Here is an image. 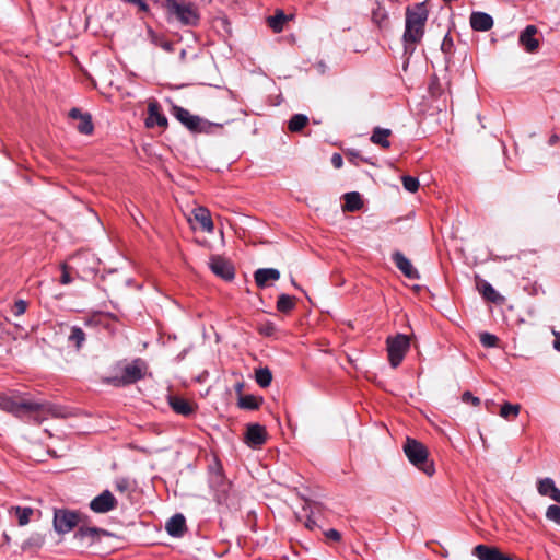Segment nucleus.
I'll return each mask as SVG.
<instances>
[{"label": "nucleus", "instance_id": "09e8293b", "mask_svg": "<svg viewBox=\"0 0 560 560\" xmlns=\"http://www.w3.org/2000/svg\"><path fill=\"white\" fill-rule=\"evenodd\" d=\"M125 1L137 5L143 12L149 10V7L144 0H125Z\"/></svg>", "mask_w": 560, "mask_h": 560}, {"label": "nucleus", "instance_id": "4d7b16f0", "mask_svg": "<svg viewBox=\"0 0 560 560\" xmlns=\"http://www.w3.org/2000/svg\"><path fill=\"white\" fill-rule=\"evenodd\" d=\"M291 283L294 288L300 289V287L298 285V283L295 282V280L293 278H291Z\"/></svg>", "mask_w": 560, "mask_h": 560}, {"label": "nucleus", "instance_id": "f3484780", "mask_svg": "<svg viewBox=\"0 0 560 560\" xmlns=\"http://www.w3.org/2000/svg\"><path fill=\"white\" fill-rule=\"evenodd\" d=\"M537 34V28L534 25H527L525 30L520 35V44L525 48L528 52H534L538 46L539 42L535 37Z\"/></svg>", "mask_w": 560, "mask_h": 560}, {"label": "nucleus", "instance_id": "72a5a7b5", "mask_svg": "<svg viewBox=\"0 0 560 560\" xmlns=\"http://www.w3.org/2000/svg\"><path fill=\"white\" fill-rule=\"evenodd\" d=\"M521 406L518 404L504 402L500 409V416L504 419H514L518 416Z\"/></svg>", "mask_w": 560, "mask_h": 560}, {"label": "nucleus", "instance_id": "9b49d317", "mask_svg": "<svg viewBox=\"0 0 560 560\" xmlns=\"http://www.w3.org/2000/svg\"><path fill=\"white\" fill-rule=\"evenodd\" d=\"M209 267L214 275L224 280L230 281L235 276L233 265L220 256H212L209 261Z\"/></svg>", "mask_w": 560, "mask_h": 560}, {"label": "nucleus", "instance_id": "5701e85b", "mask_svg": "<svg viewBox=\"0 0 560 560\" xmlns=\"http://www.w3.org/2000/svg\"><path fill=\"white\" fill-rule=\"evenodd\" d=\"M472 555L479 560H499L502 552L497 547L477 545L472 550Z\"/></svg>", "mask_w": 560, "mask_h": 560}, {"label": "nucleus", "instance_id": "1a4fd4ad", "mask_svg": "<svg viewBox=\"0 0 560 560\" xmlns=\"http://www.w3.org/2000/svg\"><path fill=\"white\" fill-rule=\"evenodd\" d=\"M117 499L109 490H104L90 502V509L94 513L104 514L117 508Z\"/></svg>", "mask_w": 560, "mask_h": 560}, {"label": "nucleus", "instance_id": "b1692460", "mask_svg": "<svg viewBox=\"0 0 560 560\" xmlns=\"http://www.w3.org/2000/svg\"><path fill=\"white\" fill-rule=\"evenodd\" d=\"M392 135V130L390 129H387V128H381V127H375L373 129V132L371 135V142L376 144V145H380L384 149H388L390 147V142L388 140V138L390 137Z\"/></svg>", "mask_w": 560, "mask_h": 560}, {"label": "nucleus", "instance_id": "e433bc0d", "mask_svg": "<svg viewBox=\"0 0 560 560\" xmlns=\"http://www.w3.org/2000/svg\"><path fill=\"white\" fill-rule=\"evenodd\" d=\"M44 545V537L39 534H34L28 537L22 545L23 550H27L30 548H39Z\"/></svg>", "mask_w": 560, "mask_h": 560}, {"label": "nucleus", "instance_id": "7c9ffc66", "mask_svg": "<svg viewBox=\"0 0 560 560\" xmlns=\"http://www.w3.org/2000/svg\"><path fill=\"white\" fill-rule=\"evenodd\" d=\"M287 19V15L282 11H278L275 15L269 16L267 22L273 32L279 33L283 30V25Z\"/></svg>", "mask_w": 560, "mask_h": 560}, {"label": "nucleus", "instance_id": "2f4dec72", "mask_svg": "<svg viewBox=\"0 0 560 560\" xmlns=\"http://www.w3.org/2000/svg\"><path fill=\"white\" fill-rule=\"evenodd\" d=\"M68 340L79 350L85 341V332L80 327L73 326L71 327Z\"/></svg>", "mask_w": 560, "mask_h": 560}, {"label": "nucleus", "instance_id": "c9c22d12", "mask_svg": "<svg viewBox=\"0 0 560 560\" xmlns=\"http://www.w3.org/2000/svg\"><path fill=\"white\" fill-rule=\"evenodd\" d=\"M441 50L445 54L446 61L453 56L454 52V40L446 34L441 43Z\"/></svg>", "mask_w": 560, "mask_h": 560}, {"label": "nucleus", "instance_id": "aec40b11", "mask_svg": "<svg viewBox=\"0 0 560 560\" xmlns=\"http://www.w3.org/2000/svg\"><path fill=\"white\" fill-rule=\"evenodd\" d=\"M165 529L173 537H182L186 532L185 517L182 514H175L167 521Z\"/></svg>", "mask_w": 560, "mask_h": 560}, {"label": "nucleus", "instance_id": "8fccbe9b", "mask_svg": "<svg viewBox=\"0 0 560 560\" xmlns=\"http://www.w3.org/2000/svg\"><path fill=\"white\" fill-rule=\"evenodd\" d=\"M60 282L62 284H69L71 282V277L67 270V266L63 265L62 266V275H61V278H60Z\"/></svg>", "mask_w": 560, "mask_h": 560}, {"label": "nucleus", "instance_id": "a211bd4d", "mask_svg": "<svg viewBox=\"0 0 560 560\" xmlns=\"http://www.w3.org/2000/svg\"><path fill=\"white\" fill-rule=\"evenodd\" d=\"M470 26L478 32H487L493 26V19L485 12H474L470 15Z\"/></svg>", "mask_w": 560, "mask_h": 560}, {"label": "nucleus", "instance_id": "6ab92c4d", "mask_svg": "<svg viewBox=\"0 0 560 560\" xmlns=\"http://www.w3.org/2000/svg\"><path fill=\"white\" fill-rule=\"evenodd\" d=\"M168 404L176 413L185 417L192 415L196 410L190 401L179 396H170Z\"/></svg>", "mask_w": 560, "mask_h": 560}, {"label": "nucleus", "instance_id": "0eeeda50", "mask_svg": "<svg viewBox=\"0 0 560 560\" xmlns=\"http://www.w3.org/2000/svg\"><path fill=\"white\" fill-rule=\"evenodd\" d=\"M388 360L393 368H397L404 360L410 347V339L407 335L397 334L386 340Z\"/></svg>", "mask_w": 560, "mask_h": 560}, {"label": "nucleus", "instance_id": "a18cd8bd", "mask_svg": "<svg viewBox=\"0 0 560 560\" xmlns=\"http://www.w3.org/2000/svg\"><path fill=\"white\" fill-rule=\"evenodd\" d=\"M462 400L464 402H470L474 406H479L481 404L480 399L474 396L470 392H465L462 396Z\"/></svg>", "mask_w": 560, "mask_h": 560}, {"label": "nucleus", "instance_id": "f704fd0d", "mask_svg": "<svg viewBox=\"0 0 560 560\" xmlns=\"http://www.w3.org/2000/svg\"><path fill=\"white\" fill-rule=\"evenodd\" d=\"M388 19L386 10L381 5L377 4L375 9L372 11V20L374 23H376L380 27L383 25L384 22H386Z\"/></svg>", "mask_w": 560, "mask_h": 560}, {"label": "nucleus", "instance_id": "f8f14e48", "mask_svg": "<svg viewBox=\"0 0 560 560\" xmlns=\"http://www.w3.org/2000/svg\"><path fill=\"white\" fill-rule=\"evenodd\" d=\"M267 440L266 428L258 423H250L247 425L245 442L248 446L257 448L265 444Z\"/></svg>", "mask_w": 560, "mask_h": 560}, {"label": "nucleus", "instance_id": "20e7f679", "mask_svg": "<svg viewBox=\"0 0 560 560\" xmlns=\"http://www.w3.org/2000/svg\"><path fill=\"white\" fill-rule=\"evenodd\" d=\"M147 364L142 359H136L121 368L119 374L104 378V382L116 387L133 384L144 377Z\"/></svg>", "mask_w": 560, "mask_h": 560}, {"label": "nucleus", "instance_id": "a19ab883", "mask_svg": "<svg viewBox=\"0 0 560 560\" xmlns=\"http://www.w3.org/2000/svg\"><path fill=\"white\" fill-rule=\"evenodd\" d=\"M26 308H27V302L24 300H18L13 304L11 311H12L13 315L21 316L26 312Z\"/></svg>", "mask_w": 560, "mask_h": 560}, {"label": "nucleus", "instance_id": "4468645a", "mask_svg": "<svg viewBox=\"0 0 560 560\" xmlns=\"http://www.w3.org/2000/svg\"><path fill=\"white\" fill-rule=\"evenodd\" d=\"M396 267L409 279H419L418 270L412 266L411 261L401 253L395 252L392 256Z\"/></svg>", "mask_w": 560, "mask_h": 560}, {"label": "nucleus", "instance_id": "603ef678", "mask_svg": "<svg viewBox=\"0 0 560 560\" xmlns=\"http://www.w3.org/2000/svg\"><path fill=\"white\" fill-rule=\"evenodd\" d=\"M559 140H560L559 136L553 133V135L550 136L548 143L550 145H555V144H557L559 142Z\"/></svg>", "mask_w": 560, "mask_h": 560}, {"label": "nucleus", "instance_id": "412c9836", "mask_svg": "<svg viewBox=\"0 0 560 560\" xmlns=\"http://www.w3.org/2000/svg\"><path fill=\"white\" fill-rule=\"evenodd\" d=\"M280 278V272L275 268H261L255 271L254 279L259 288L267 287L268 281H277Z\"/></svg>", "mask_w": 560, "mask_h": 560}, {"label": "nucleus", "instance_id": "3c124183", "mask_svg": "<svg viewBox=\"0 0 560 560\" xmlns=\"http://www.w3.org/2000/svg\"><path fill=\"white\" fill-rule=\"evenodd\" d=\"M552 334L555 336V340H553V348L560 352V331H557V330H552Z\"/></svg>", "mask_w": 560, "mask_h": 560}, {"label": "nucleus", "instance_id": "dca6fc26", "mask_svg": "<svg viewBox=\"0 0 560 560\" xmlns=\"http://www.w3.org/2000/svg\"><path fill=\"white\" fill-rule=\"evenodd\" d=\"M537 491L540 495L549 497L560 503V489L556 487L553 479L549 477L539 479L537 482Z\"/></svg>", "mask_w": 560, "mask_h": 560}, {"label": "nucleus", "instance_id": "393cba45", "mask_svg": "<svg viewBox=\"0 0 560 560\" xmlns=\"http://www.w3.org/2000/svg\"><path fill=\"white\" fill-rule=\"evenodd\" d=\"M345 203L342 206L343 211L354 212L363 207V200L361 195L357 191L347 192L343 196Z\"/></svg>", "mask_w": 560, "mask_h": 560}, {"label": "nucleus", "instance_id": "49530a36", "mask_svg": "<svg viewBox=\"0 0 560 560\" xmlns=\"http://www.w3.org/2000/svg\"><path fill=\"white\" fill-rule=\"evenodd\" d=\"M326 537L328 539H331L334 541H339L341 539V534L337 530V529H328L326 533H325Z\"/></svg>", "mask_w": 560, "mask_h": 560}, {"label": "nucleus", "instance_id": "4c0bfd02", "mask_svg": "<svg viewBox=\"0 0 560 560\" xmlns=\"http://www.w3.org/2000/svg\"><path fill=\"white\" fill-rule=\"evenodd\" d=\"M480 342L486 348H493L498 346L499 338L490 332L480 334Z\"/></svg>", "mask_w": 560, "mask_h": 560}, {"label": "nucleus", "instance_id": "c756f323", "mask_svg": "<svg viewBox=\"0 0 560 560\" xmlns=\"http://www.w3.org/2000/svg\"><path fill=\"white\" fill-rule=\"evenodd\" d=\"M255 380L260 387L266 388L271 384L272 373L268 368H260L255 372Z\"/></svg>", "mask_w": 560, "mask_h": 560}, {"label": "nucleus", "instance_id": "bb28decb", "mask_svg": "<svg viewBox=\"0 0 560 560\" xmlns=\"http://www.w3.org/2000/svg\"><path fill=\"white\" fill-rule=\"evenodd\" d=\"M480 292L482 294V296L489 301V302H492V303H502L503 302V296H501L495 290L494 288L483 281L482 284H481V288H480Z\"/></svg>", "mask_w": 560, "mask_h": 560}, {"label": "nucleus", "instance_id": "c03bdc74", "mask_svg": "<svg viewBox=\"0 0 560 560\" xmlns=\"http://www.w3.org/2000/svg\"><path fill=\"white\" fill-rule=\"evenodd\" d=\"M155 45L160 46L165 51H173V43L164 39H160L158 36H153Z\"/></svg>", "mask_w": 560, "mask_h": 560}, {"label": "nucleus", "instance_id": "7ed1b4c3", "mask_svg": "<svg viewBox=\"0 0 560 560\" xmlns=\"http://www.w3.org/2000/svg\"><path fill=\"white\" fill-rule=\"evenodd\" d=\"M404 453L409 462L427 476L434 474V465L428 459L429 452L424 444L416 439L407 438L404 444Z\"/></svg>", "mask_w": 560, "mask_h": 560}, {"label": "nucleus", "instance_id": "58836bf2", "mask_svg": "<svg viewBox=\"0 0 560 560\" xmlns=\"http://www.w3.org/2000/svg\"><path fill=\"white\" fill-rule=\"evenodd\" d=\"M402 186L409 192H416L419 189V180L412 176H402Z\"/></svg>", "mask_w": 560, "mask_h": 560}, {"label": "nucleus", "instance_id": "2eb2a0df", "mask_svg": "<svg viewBox=\"0 0 560 560\" xmlns=\"http://www.w3.org/2000/svg\"><path fill=\"white\" fill-rule=\"evenodd\" d=\"M69 117L79 120L75 127L79 132L83 135H91L93 132L94 127L90 114H83L79 108H72L69 112Z\"/></svg>", "mask_w": 560, "mask_h": 560}, {"label": "nucleus", "instance_id": "423d86ee", "mask_svg": "<svg viewBox=\"0 0 560 560\" xmlns=\"http://www.w3.org/2000/svg\"><path fill=\"white\" fill-rule=\"evenodd\" d=\"M172 115L192 132L210 133L213 128L220 127V125L192 115L188 109L177 105L172 107Z\"/></svg>", "mask_w": 560, "mask_h": 560}, {"label": "nucleus", "instance_id": "6e6d98bb", "mask_svg": "<svg viewBox=\"0 0 560 560\" xmlns=\"http://www.w3.org/2000/svg\"><path fill=\"white\" fill-rule=\"evenodd\" d=\"M499 560H513V559L502 553Z\"/></svg>", "mask_w": 560, "mask_h": 560}, {"label": "nucleus", "instance_id": "cd10ccee", "mask_svg": "<svg viewBox=\"0 0 560 560\" xmlns=\"http://www.w3.org/2000/svg\"><path fill=\"white\" fill-rule=\"evenodd\" d=\"M308 122V117L303 114H295L291 117L288 128L291 132L301 131Z\"/></svg>", "mask_w": 560, "mask_h": 560}, {"label": "nucleus", "instance_id": "5fc2aeb1", "mask_svg": "<svg viewBox=\"0 0 560 560\" xmlns=\"http://www.w3.org/2000/svg\"><path fill=\"white\" fill-rule=\"evenodd\" d=\"M3 539H4V541H5L7 544H9V542H10V540H11L10 536H9L8 534H5V533L3 534Z\"/></svg>", "mask_w": 560, "mask_h": 560}, {"label": "nucleus", "instance_id": "ddd939ff", "mask_svg": "<svg viewBox=\"0 0 560 560\" xmlns=\"http://www.w3.org/2000/svg\"><path fill=\"white\" fill-rule=\"evenodd\" d=\"M145 126L148 128H152L154 126H159L162 128L167 127V118L161 113V106L159 105L158 102L149 103Z\"/></svg>", "mask_w": 560, "mask_h": 560}, {"label": "nucleus", "instance_id": "c85d7f7f", "mask_svg": "<svg viewBox=\"0 0 560 560\" xmlns=\"http://www.w3.org/2000/svg\"><path fill=\"white\" fill-rule=\"evenodd\" d=\"M295 306L294 298L288 294H280L277 301V310L281 313H289Z\"/></svg>", "mask_w": 560, "mask_h": 560}, {"label": "nucleus", "instance_id": "4be33fe9", "mask_svg": "<svg viewBox=\"0 0 560 560\" xmlns=\"http://www.w3.org/2000/svg\"><path fill=\"white\" fill-rule=\"evenodd\" d=\"M194 218L200 224L201 229L208 233H212L214 225L210 211L205 207H198L194 210Z\"/></svg>", "mask_w": 560, "mask_h": 560}, {"label": "nucleus", "instance_id": "ea45409f", "mask_svg": "<svg viewBox=\"0 0 560 560\" xmlns=\"http://www.w3.org/2000/svg\"><path fill=\"white\" fill-rule=\"evenodd\" d=\"M546 517L557 525H560V506L556 504L549 505L546 511Z\"/></svg>", "mask_w": 560, "mask_h": 560}, {"label": "nucleus", "instance_id": "39448f33", "mask_svg": "<svg viewBox=\"0 0 560 560\" xmlns=\"http://www.w3.org/2000/svg\"><path fill=\"white\" fill-rule=\"evenodd\" d=\"M162 7L170 19H175L183 25L195 26L199 22V13L191 4L179 3L177 0H164Z\"/></svg>", "mask_w": 560, "mask_h": 560}, {"label": "nucleus", "instance_id": "9d476101", "mask_svg": "<svg viewBox=\"0 0 560 560\" xmlns=\"http://www.w3.org/2000/svg\"><path fill=\"white\" fill-rule=\"evenodd\" d=\"M102 536H110V533L98 527L81 526L75 532L74 539L80 541L82 545L92 546L93 544L100 541Z\"/></svg>", "mask_w": 560, "mask_h": 560}, {"label": "nucleus", "instance_id": "864d4df0", "mask_svg": "<svg viewBox=\"0 0 560 560\" xmlns=\"http://www.w3.org/2000/svg\"><path fill=\"white\" fill-rule=\"evenodd\" d=\"M305 526L310 529H314L316 527V522L312 518H307Z\"/></svg>", "mask_w": 560, "mask_h": 560}, {"label": "nucleus", "instance_id": "37998d69", "mask_svg": "<svg viewBox=\"0 0 560 560\" xmlns=\"http://www.w3.org/2000/svg\"><path fill=\"white\" fill-rule=\"evenodd\" d=\"M115 489L120 493L128 492L130 489V482L128 479L120 478L115 481Z\"/></svg>", "mask_w": 560, "mask_h": 560}, {"label": "nucleus", "instance_id": "f257e3e1", "mask_svg": "<svg viewBox=\"0 0 560 560\" xmlns=\"http://www.w3.org/2000/svg\"><path fill=\"white\" fill-rule=\"evenodd\" d=\"M0 409L16 417L30 416L37 423L45 420L48 415L58 416L56 408L49 402L28 399L20 395L0 394Z\"/></svg>", "mask_w": 560, "mask_h": 560}, {"label": "nucleus", "instance_id": "473e14b6", "mask_svg": "<svg viewBox=\"0 0 560 560\" xmlns=\"http://www.w3.org/2000/svg\"><path fill=\"white\" fill-rule=\"evenodd\" d=\"M261 399L253 395H245L238 398V407L242 409L256 410L259 408Z\"/></svg>", "mask_w": 560, "mask_h": 560}, {"label": "nucleus", "instance_id": "de8ad7c7", "mask_svg": "<svg viewBox=\"0 0 560 560\" xmlns=\"http://www.w3.org/2000/svg\"><path fill=\"white\" fill-rule=\"evenodd\" d=\"M331 164L335 168H340L343 164L342 156L339 153H335L331 156Z\"/></svg>", "mask_w": 560, "mask_h": 560}, {"label": "nucleus", "instance_id": "a878e982", "mask_svg": "<svg viewBox=\"0 0 560 560\" xmlns=\"http://www.w3.org/2000/svg\"><path fill=\"white\" fill-rule=\"evenodd\" d=\"M9 514H14L18 517V524L20 526H25L30 523L31 517L34 514V509L30 506H11L9 509Z\"/></svg>", "mask_w": 560, "mask_h": 560}, {"label": "nucleus", "instance_id": "f03ea898", "mask_svg": "<svg viewBox=\"0 0 560 560\" xmlns=\"http://www.w3.org/2000/svg\"><path fill=\"white\" fill-rule=\"evenodd\" d=\"M429 12L424 3H417L406 9V24L402 35L405 52L412 54L416 45L424 35V26Z\"/></svg>", "mask_w": 560, "mask_h": 560}, {"label": "nucleus", "instance_id": "6e6552de", "mask_svg": "<svg viewBox=\"0 0 560 560\" xmlns=\"http://www.w3.org/2000/svg\"><path fill=\"white\" fill-rule=\"evenodd\" d=\"M80 521L81 515L75 511L68 509H55L54 511V529L60 535L70 533L80 524Z\"/></svg>", "mask_w": 560, "mask_h": 560}, {"label": "nucleus", "instance_id": "79ce46f5", "mask_svg": "<svg viewBox=\"0 0 560 560\" xmlns=\"http://www.w3.org/2000/svg\"><path fill=\"white\" fill-rule=\"evenodd\" d=\"M276 326L271 322H266L261 324L258 328V331L266 337L272 336L276 332Z\"/></svg>", "mask_w": 560, "mask_h": 560}]
</instances>
